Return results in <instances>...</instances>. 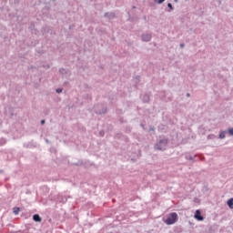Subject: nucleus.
Here are the masks:
<instances>
[{
  "mask_svg": "<svg viewBox=\"0 0 233 233\" xmlns=\"http://www.w3.org/2000/svg\"><path fill=\"white\" fill-rule=\"evenodd\" d=\"M177 221V213L172 212L168 215V217L164 219V223L166 225H174Z\"/></svg>",
  "mask_w": 233,
  "mask_h": 233,
  "instance_id": "f257e3e1",
  "label": "nucleus"
},
{
  "mask_svg": "<svg viewBox=\"0 0 233 233\" xmlns=\"http://www.w3.org/2000/svg\"><path fill=\"white\" fill-rule=\"evenodd\" d=\"M167 145H168V139L162 138L157 142V144L155 145V148L157 150H167Z\"/></svg>",
  "mask_w": 233,
  "mask_h": 233,
  "instance_id": "f03ea898",
  "label": "nucleus"
},
{
  "mask_svg": "<svg viewBox=\"0 0 233 233\" xmlns=\"http://www.w3.org/2000/svg\"><path fill=\"white\" fill-rule=\"evenodd\" d=\"M195 219H197V221H203V219H205V218H203V215H201V210L197 209L194 215Z\"/></svg>",
  "mask_w": 233,
  "mask_h": 233,
  "instance_id": "7ed1b4c3",
  "label": "nucleus"
},
{
  "mask_svg": "<svg viewBox=\"0 0 233 233\" xmlns=\"http://www.w3.org/2000/svg\"><path fill=\"white\" fill-rule=\"evenodd\" d=\"M141 39L144 43H148L152 39V35L150 34H143Z\"/></svg>",
  "mask_w": 233,
  "mask_h": 233,
  "instance_id": "20e7f679",
  "label": "nucleus"
},
{
  "mask_svg": "<svg viewBox=\"0 0 233 233\" xmlns=\"http://www.w3.org/2000/svg\"><path fill=\"white\" fill-rule=\"evenodd\" d=\"M58 201L59 203H66V201H68V198L66 196L59 195Z\"/></svg>",
  "mask_w": 233,
  "mask_h": 233,
  "instance_id": "39448f33",
  "label": "nucleus"
},
{
  "mask_svg": "<svg viewBox=\"0 0 233 233\" xmlns=\"http://www.w3.org/2000/svg\"><path fill=\"white\" fill-rule=\"evenodd\" d=\"M33 220H35V223H41V221H43V218H41V216H39V214H35L33 215Z\"/></svg>",
  "mask_w": 233,
  "mask_h": 233,
  "instance_id": "423d86ee",
  "label": "nucleus"
},
{
  "mask_svg": "<svg viewBox=\"0 0 233 233\" xmlns=\"http://www.w3.org/2000/svg\"><path fill=\"white\" fill-rule=\"evenodd\" d=\"M195 157L196 156H192L190 154H186L185 155V158L187 160V161H192L194 163L195 161Z\"/></svg>",
  "mask_w": 233,
  "mask_h": 233,
  "instance_id": "0eeeda50",
  "label": "nucleus"
},
{
  "mask_svg": "<svg viewBox=\"0 0 233 233\" xmlns=\"http://www.w3.org/2000/svg\"><path fill=\"white\" fill-rule=\"evenodd\" d=\"M227 134H228V131L225 130V131H220L219 135H218V138L219 139H225Z\"/></svg>",
  "mask_w": 233,
  "mask_h": 233,
  "instance_id": "6e6552de",
  "label": "nucleus"
},
{
  "mask_svg": "<svg viewBox=\"0 0 233 233\" xmlns=\"http://www.w3.org/2000/svg\"><path fill=\"white\" fill-rule=\"evenodd\" d=\"M104 17H107L108 19H114L116 17L115 13H105Z\"/></svg>",
  "mask_w": 233,
  "mask_h": 233,
  "instance_id": "1a4fd4ad",
  "label": "nucleus"
},
{
  "mask_svg": "<svg viewBox=\"0 0 233 233\" xmlns=\"http://www.w3.org/2000/svg\"><path fill=\"white\" fill-rule=\"evenodd\" d=\"M143 101L144 103H148L150 101V96L148 94L144 95Z\"/></svg>",
  "mask_w": 233,
  "mask_h": 233,
  "instance_id": "9d476101",
  "label": "nucleus"
},
{
  "mask_svg": "<svg viewBox=\"0 0 233 233\" xmlns=\"http://www.w3.org/2000/svg\"><path fill=\"white\" fill-rule=\"evenodd\" d=\"M227 205H228V207H229V208H233V198H229L227 201Z\"/></svg>",
  "mask_w": 233,
  "mask_h": 233,
  "instance_id": "9b49d317",
  "label": "nucleus"
},
{
  "mask_svg": "<svg viewBox=\"0 0 233 233\" xmlns=\"http://www.w3.org/2000/svg\"><path fill=\"white\" fill-rule=\"evenodd\" d=\"M13 212H14V215H15V216H17V214H19V212H21V208H14Z\"/></svg>",
  "mask_w": 233,
  "mask_h": 233,
  "instance_id": "f8f14e48",
  "label": "nucleus"
},
{
  "mask_svg": "<svg viewBox=\"0 0 233 233\" xmlns=\"http://www.w3.org/2000/svg\"><path fill=\"white\" fill-rule=\"evenodd\" d=\"M5 144H6V139L0 138V145L3 146V145H5Z\"/></svg>",
  "mask_w": 233,
  "mask_h": 233,
  "instance_id": "ddd939ff",
  "label": "nucleus"
},
{
  "mask_svg": "<svg viewBox=\"0 0 233 233\" xmlns=\"http://www.w3.org/2000/svg\"><path fill=\"white\" fill-rule=\"evenodd\" d=\"M226 132H228V134H229V136H233V127L226 130Z\"/></svg>",
  "mask_w": 233,
  "mask_h": 233,
  "instance_id": "4468645a",
  "label": "nucleus"
},
{
  "mask_svg": "<svg viewBox=\"0 0 233 233\" xmlns=\"http://www.w3.org/2000/svg\"><path fill=\"white\" fill-rule=\"evenodd\" d=\"M59 72H60V74L65 75V74H66V69H65V68H60V69H59Z\"/></svg>",
  "mask_w": 233,
  "mask_h": 233,
  "instance_id": "2eb2a0df",
  "label": "nucleus"
},
{
  "mask_svg": "<svg viewBox=\"0 0 233 233\" xmlns=\"http://www.w3.org/2000/svg\"><path fill=\"white\" fill-rule=\"evenodd\" d=\"M157 5H163V3H165V0H157Z\"/></svg>",
  "mask_w": 233,
  "mask_h": 233,
  "instance_id": "dca6fc26",
  "label": "nucleus"
},
{
  "mask_svg": "<svg viewBox=\"0 0 233 233\" xmlns=\"http://www.w3.org/2000/svg\"><path fill=\"white\" fill-rule=\"evenodd\" d=\"M56 94H61V92H63V89L62 88H57L56 90Z\"/></svg>",
  "mask_w": 233,
  "mask_h": 233,
  "instance_id": "f3484780",
  "label": "nucleus"
},
{
  "mask_svg": "<svg viewBox=\"0 0 233 233\" xmlns=\"http://www.w3.org/2000/svg\"><path fill=\"white\" fill-rule=\"evenodd\" d=\"M167 7L170 8L171 10H174V6L170 3L167 4Z\"/></svg>",
  "mask_w": 233,
  "mask_h": 233,
  "instance_id": "a211bd4d",
  "label": "nucleus"
},
{
  "mask_svg": "<svg viewBox=\"0 0 233 233\" xmlns=\"http://www.w3.org/2000/svg\"><path fill=\"white\" fill-rule=\"evenodd\" d=\"M96 114H106V109H103L102 112H96Z\"/></svg>",
  "mask_w": 233,
  "mask_h": 233,
  "instance_id": "6ab92c4d",
  "label": "nucleus"
},
{
  "mask_svg": "<svg viewBox=\"0 0 233 233\" xmlns=\"http://www.w3.org/2000/svg\"><path fill=\"white\" fill-rule=\"evenodd\" d=\"M154 130H156V128L154 127L149 128V132H154Z\"/></svg>",
  "mask_w": 233,
  "mask_h": 233,
  "instance_id": "aec40b11",
  "label": "nucleus"
},
{
  "mask_svg": "<svg viewBox=\"0 0 233 233\" xmlns=\"http://www.w3.org/2000/svg\"><path fill=\"white\" fill-rule=\"evenodd\" d=\"M99 134H100L101 136H105V131H100Z\"/></svg>",
  "mask_w": 233,
  "mask_h": 233,
  "instance_id": "412c9836",
  "label": "nucleus"
},
{
  "mask_svg": "<svg viewBox=\"0 0 233 233\" xmlns=\"http://www.w3.org/2000/svg\"><path fill=\"white\" fill-rule=\"evenodd\" d=\"M180 48H185V44H180Z\"/></svg>",
  "mask_w": 233,
  "mask_h": 233,
  "instance_id": "4be33fe9",
  "label": "nucleus"
},
{
  "mask_svg": "<svg viewBox=\"0 0 233 233\" xmlns=\"http://www.w3.org/2000/svg\"><path fill=\"white\" fill-rule=\"evenodd\" d=\"M76 165H83V162L78 161V163H76Z\"/></svg>",
  "mask_w": 233,
  "mask_h": 233,
  "instance_id": "5701e85b",
  "label": "nucleus"
},
{
  "mask_svg": "<svg viewBox=\"0 0 233 233\" xmlns=\"http://www.w3.org/2000/svg\"><path fill=\"white\" fill-rule=\"evenodd\" d=\"M187 97H190V93H187Z\"/></svg>",
  "mask_w": 233,
  "mask_h": 233,
  "instance_id": "b1692460",
  "label": "nucleus"
},
{
  "mask_svg": "<svg viewBox=\"0 0 233 233\" xmlns=\"http://www.w3.org/2000/svg\"><path fill=\"white\" fill-rule=\"evenodd\" d=\"M41 125H45V120H41Z\"/></svg>",
  "mask_w": 233,
  "mask_h": 233,
  "instance_id": "393cba45",
  "label": "nucleus"
},
{
  "mask_svg": "<svg viewBox=\"0 0 233 233\" xmlns=\"http://www.w3.org/2000/svg\"><path fill=\"white\" fill-rule=\"evenodd\" d=\"M46 143H50V140H48V138H46Z\"/></svg>",
  "mask_w": 233,
  "mask_h": 233,
  "instance_id": "a878e982",
  "label": "nucleus"
},
{
  "mask_svg": "<svg viewBox=\"0 0 233 233\" xmlns=\"http://www.w3.org/2000/svg\"><path fill=\"white\" fill-rule=\"evenodd\" d=\"M140 127H142V128H145V125L141 124Z\"/></svg>",
  "mask_w": 233,
  "mask_h": 233,
  "instance_id": "bb28decb",
  "label": "nucleus"
},
{
  "mask_svg": "<svg viewBox=\"0 0 233 233\" xmlns=\"http://www.w3.org/2000/svg\"><path fill=\"white\" fill-rule=\"evenodd\" d=\"M211 137H216V136H214V135H211Z\"/></svg>",
  "mask_w": 233,
  "mask_h": 233,
  "instance_id": "cd10ccee",
  "label": "nucleus"
},
{
  "mask_svg": "<svg viewBox=\"0 0 233 233\" xmlns=\"http://www.w3.org/2000/svg\"><path fill=\"white\" fill-rule=\"evenodd\" d=\"M178 0H174L175 3H177Z\"/></svg>",
  "mask_w": 233,
  "mask_h": 233,
  "instance_id": "c85d7f7f",
  "label": "nucleus"
},
{
  "mask_svg": "<svg viewBox=\"0 0 233 233\" xmlns=\"http://www.w3.org/2000/svg\"><path fill=\"white\" fill-rule=\"evenodd\" d=\"M47 68H50V66H47Z\"/></svg>",
  "mask_w": 233,
  "mask_h": 233,
  "instance_id": "c756f323",
  "label": "nucleus"
}]
</instances>
